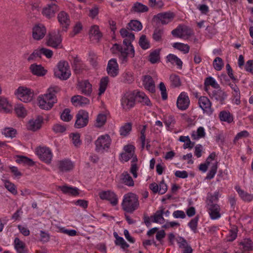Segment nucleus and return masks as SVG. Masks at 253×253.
Returning a JSON list of instances; mask_svg holds the SVG:
<instances>
[{"instance_id": "nucleus-1", "label": "nucleus", "mask_w": 253, "mask_h": 253, "mask_svg": "<svg viewBox=\"0 0 253 253\" xmlns=\"http://www.w3.org/2000/svg\"><path fill=\"white\" fill-rule=\"evenodd\" d=\"M120 33L123 38H125L123 42L125 46L123 47L122 45L115 43L112 48L115 49L120 53V58L123 63H126L127 61L128 56L131 58L134 56L135 50L131 43L135 39V36L133 33L128 32L125 28H122L120 31Z\"/></svg>"}, {"instance_id": "nucleus-2", "label": "nucleus", "mask_w": 253, "mask_h": 253, "mask_svg": "<svg viewBox=\"0 0 253 253\" xmlns=\"http://www.w3.org/2000/svg\"><path fill=\"white\" fill-rule=\"evenodd\" d=\"M60 88L58 86L49 87L47 93L39 96L38 102L39 107L44 110L50 109L57 102L55 94L59 92Z\"/></svg>"}, {"instance_id": "nucleus-3", "label": "nucleus", "mask_w": 253, "mask_h": 253, "mask_svg": "<svg viewBox=\"0 0 253 253\" xmlns=\"http://www.w3.org/2000/svg\"><path fill=\"white\" fill-rule=\"evenodd\" d=\"M139 206L138 197L135 194L130 192L124 196L122 207L126 212L132 213Z\"/></svg>"}, {"instance_id": "nucleus-4", "label": "nucleus", "mask_w": 253, "mask_h": 253, "mask_svg": "<svg viewBox=\"0 0 253 253\" xmlns=\"http://www.w3.org/2000/svg\"><path fill=\"white\" fill-rule=\"evenodd\" d=\"M57 68L54 70L55 76L61 80H66L71 76L69 63L65 60L60 61L57 65Z\"/></svg>"}, {"instance_id": "nucleus-5", "label": "nucleus", "mask_w": 253, "mask_h": 253, "mask_svg": "<svg viewBox=\"0 0 253 253\" xmlns=\"http://www.w3.org/2000/svg\"><path fill=\"white\" fill-rule=\"evenodd\" d=\"M111 142V140L109 135L100 136L95 142L96 151L98 153H104L110 147Z\"/></svg>"}, {"instance_id": "nucleus-6", "label": "nucleus", "mask_w": 253, "mask_h": 253, "mask_svg": "<svg viewBox=\"0 0 253 253\" xmlns=\"http://www.w3.org/2000/svg\"><path fill=\"white\" fill-rule=\"evenodd\" d=\"M135 104V97L134 90L126 92L122 97L121 105L125 111H128L133 108Z\"/></svg>"}, {"instance_id": "nucleus-7", "label": "nucleus", "mask_w": 253, "mask_h": 253, "mask_svg": "<svg viewBox=\"0 0 253 253\" xmlns=\"http://www.w3.org/2000/svg\"><path fill=\"white\" fill-rule=\"evenodd\" d=\"M88 113L84 110H80L76 115L75 127L81 128L85 126L88 123Z\"/></svg>"}, {"instance_id": "nucleus-8", "label": "nucleus", "mask_w": 253, "mask_h": 253, "mask_svg": "<svg viewBox=\"0 0 253 253\" xmlns=\"http://www.w3.org/2000/svg\"><path fill=\"white\" fill-rule=\"evenodd\" d=\"M16 94L19 99L24 102H29L32 100L33 92L31 90L23 86L19 87L17 89Z\"/></svg>"}, {"instance_id": "nucleus-9", "label": "nucleus", "mask_w": 253, "mask_h": 253, "mask_svg": "<svg viewBox=\"0 0 253 253\" xmlns=\"http://www.w3.org/2000/svg\"><path fill=\"white\" fill-rule=\"evenodd\" d=\"M175 16L173 12L168 11L162 12L155 15L153 19L157 23H161L162 25H166L171 22Z\"/></svg>"}, {"instance_id": "nucleus-10", "label": "nucleus", "mask_w": 253, "mask_h": 253, "mask_svg": "<svg viewBox=\"0 0 253 253\" xmlns=\"http://www.w3.org/2000/svg\"><path fill=\"white\" fill-rule=\"evenodd\" d=\"M61 42L62 38L60 30H58L57 33L53 32L48 34L46 41L48 46L56 48L60 44Z\"/></svg>"}, {"instance_id": "nucleus-11", "label": "nucleus", "mask_w": 253, "mask_h": 253, "mask_svg": "<svg viewBox=\"0 0 253 253\" xmlns=\"http://www.w3.org/2000/svg\"><path fill=\"white\" fill-rule=\"evenodd\" d=\"M57 18L62 31L66 32L71 23L69 14L65 11H61L58 14Z\"/></svg>"}, {"instance_id": "nucleus-12", "label": "nucleus", "mask_w": 253, "mask_h": 253, "mask_svg": "<svg viewBox=\"0 0 253 253\" xmlns=\"http://www.w3.org/2000/svg\"><path fill=\"white\" fill-rule=\"evenodd\" d=\"M98 195L102 200H106L110 202L113 206H116L118 203L117 195L110 190L103 191L99 193Z\"/></svg>"}, {"instance_id": "nucleus-13", "label": "nucleus", "mask_w": 253, "mask_h": 253, "mask_svg": "<svg viewBox=\"0 0 253 253\" xmlns=\"http://www.w3.org/2000/svg\"><path fill=\"white\" fill-rule=\"evenodd\" d=\"M37 154L42 161L47 164L50 163L52 158V154L49 148L46 147H40L37 150Z\"/></svg>"}, {"instance_id": "nucleus-14", "label": "nucleus", "mask_w": 253, "mask_h": 253, "mask_svg": "<svg viewBox=\"0 0 253 253\" xmlns=\"http://www.w3.org/2000/svg\"><path fill=\"white\" fill-rule=\"evenodd\" d=\"M198 103L204 113L209 115L212 113L213 110L211 108V103L208 97L206 96L200 97L199 99Z\"/></svg>"}, {"instance_id": "nucleus-15", "label": "nucleus", "mask_w": 253, "mask_h": 253, "mask_svg": "<svg viewBox=\"0 0 253 253\" xmlns=\"http://www.w3.org/2000/svg\"><path fill=\"white\" fill-rule=\"evenodd\" d=\"M190 104V100L185 92H182L177 98L176 105L177 108L181 110H186Z\"/></svg>"}, {"instance_id": "nucleus-16", "label": "nucleus", "mask_w": 253, "mask_h": 253, "mask_svg": "<svg viewBox=\"0 0 253 253\" xmlns=\"http://www.w3.org/2000/svg\"><path fill=\"white\" fill-rule=\"evenodd\" d=\"M42 123V117L38 116L35 119H33L29 121L27 125V128L33 131H37L41 128Z\"/></svg>"}, {"instance_id": "nucleus-17", "label": "nucleus", "mask_w": 253, "mask_h": 253, "mask_svg": "<svg viewBox=\"0 0 253 253\" xmlns=\"http://www.w3.org/2000/svg\"><path fill=\"white\" fill-rule=\"evenodd\" d=\"M217 90H213L211 92H209V94L212 99H215L222 104L227 97V94L225 92L221 89L220 87Z\"/></svg>"}, {"instance_id": "nucleus-18", "label": "nucleus", "mask_w": 253, "mask_h": 253, "mask_svg": "<svg viewBox=\"0 0 253 253\" xmlns=\"http://www.w3.org/2000/svg\"><path fill=\"white\" fill-rule=\"evenodd\" d=\"M59 8L57 5L55 3L48 4L46 7L43 8L42 13L46 18L50 19L54 16L56 12L59 11Z\"/></svg>"}, {"instance_id": "nucleus-19", "label": "nucleus", "mask_w": 253, "mask_h": 253, "mask_svg": "<svg viewBox=\"0 0 253 253\" xmlns=\"http://www.w3.org/2000/svg\"><path fill=\"white\" fill-rule=\"evenodd\" d=\"M134 91L135 97V101H137L138 102L141 103L143 105H146L149 107L152 106L150 99L144 92L137 90H135Z\"/></svg>"}, {"instance_id": "nucleus-20", "label": "nucleus", "mask_w": 253, "mask_h": 253, "mask_svg": "<svg viewBox=\"0 0 253 253\" xmlns=\"http://www.w3.org/2000/svg\"><path fill=\"white\" fill-rule=\"evenodd\" d=\"M207 209L212 219H216L221 216L220 208L218 204H207Z\"/></svg>"}, {"instance_id": "nucleus-21", "label": "nucleus", "mask_w": 253, "mask_h": 253, "mask_svg": "<svg viewBox=\"0 0 253 253\" xmlns=\"http://www.w3.org/2000/svg\"><path fill=\"white\" fill-rule=\"evenodd\" d=\"M46 29L42 25H38L33 28V37L35 40H40L45 36Z\"/></svg>"}, {"instance_id": "nucleus-22", "label": "nucleus", "mask_w": 253, "mask_h": 253, "mask_svg": "<svg viewBox=\"0 0 253 253\" xmlns=\"http://www.w3.org/2000/svg\"><path fill=\"white\" fill-rule=\"evenodd\" d=\"M119 67L117 60L115 58L111 59L108 62L107 71L111 76L114 77L118 74Z\"/></svg>"}, {"instance_id": "nucleus-23", "label": "nucleus", "mask_w": 253, "mask_h": 253, "mask_svg": "<svg viewBox=\"0 0 253 253\" xmlns=\"http://www.w3.org/2000/svg\"><path fill=\"white\" fill-rule=\"evenodd\" d=\"M143 84L145 89L153 93L155 91L154 82L151 76L145 75L143 77Z\"/></svg>"}, {"instance_id": "nucleus-24", "label": "nucleus", "mask_w": 253, "mask_h": 253, "mask_svg": "<svg viewBox=\"0 0 253 253\" xmlns=\"http://www.w3.org/2000/svg\"><path fill=\"white\" fill-rule=\"evenodd\" d=\"M29 69L33 75L40 77L45 75L47 72V70H45L41 65H38L36 63L31 64Z\"/></svg>"}, {"instance_id": "nucleus-25", "label": "nucleus", "mask_w": 253, "mask_h": 253, "mask_svg": "<svg viewBox=\"0 0 253 253\" xmlns=\"http://www.w3.org/2000/svg\"><path fill=\"white\" fill-rule=\"evenodd\" d=\"M79 89L83 94L90 96L92 92V85L87 80H85L79 83Z\"/></svg>"}, {"instance_id": "nucleus-26", "label": "nucleus", "mask_w": 253, "mask_h": 253, "mask_svg": "<svg viewBox=\"0 0 253 253\" xmlns=\"http://www.w3.org/2000/svg\"><path fill=\"white\" fill-rule=\"evenodd\" d=\"M58 169L61 172H67L73 169V163L68 160L60 161L58 164Z\"/></svg>"}, {"instance_id": "nucleus-27", "label": "nucleus", "mask_w": 253, "mask_h": 253, "mask_svg": "<svg viewBox=\"0 0 253 253\" xmlns=\"http://www.w3.org/2000/svg\"><path fill=\"white\" fill-rule=\"evenodd\" d=\"M71 101L75 105L84 106L89 103V100L81 95H75L71 98Z\"/></svg>"}, {"instance_id": "nucleus-28", "label": "nucleus", "mask_w": 253, "mask_h": 253, "mask_svg": "<svg viewBox=\"0 0 253 253\" xmlns=\"http://www.w3.org/2000/svg\"><path fill=\"white\" fill-rule=\"evenodd\" d=\"M142 25L141 23L137 20H131L127 24L126 29L129 32V31H134L138 32L142 30Z\"/></svg>"}, {"instance_id": "nucleus-29", "label": "nucleus", "mask_w": 253, "mask_h": 253, "mask_svg": "<svg viewBox=\"0 0 253 253\" xmlns=\"http://www.w3.org/2000/svg\"><path fill=\"white\" fill-rule=\"evenodd\" d=\"M89 34L90 39L94 37L97 42H99L102 37V34L100 31L99 27L97 25L91 26Z\"/></svg>"}, {"instance_id": "nucleus-30", "label": "nucleus", "mask_w": 253, "mask_h": 253, "mask_svg": "<svg viewBox=\"0 0 253 253\" xmlns=\"http://www.w3.org/2000/svg\"><path fill=\"white\" fill-rule=\"evenodd\" d=\"M243 247L242 252H249L253 250V242L250 238H245L239 244Z\"/></svg>"}, {"instance_id": "nucleus-31", "label": "nucleus", "mask_w": 253, "mask_h": 253, "mask_svg": "<svg viewBox=\"0 0 253 253\" xmlns=\"http://www.w3.org/2000/svg\"><path fill=\"white\" fill-rule=\"evenodd\" d=\"M149 8L147 6L139 2H135L130 10L131 12L144 13L147 12Z\"/></svg>"}, {"instance_id": "nucleus-32", "label": "nucleus", "mask_w": 253, "mask_h": 253, "mask_svg": "<svg viewBox=\"0 0 253 253\" xmlns=\"http://www.w3.org/2000/svg\"><path fill=\"white\" fill-rule=\"evenodd\" d=\"M12 110V107L7 99L0 97V112L9 113Z\"/></svg>"}, {"instance_id": "nucleus-33", "label": "nucleus", "mask_w": 253, "mask_h": 253, "mask_svg": "<svg viewBox=\"0 0 253 253\" xmlns=\"http://www.w3.org/2000/svg\"><path fill=\"white\" fill-rule=\"evenodd\" d=\"M59 188L64 194H69L72 196H77L79 194V189L76 187H72L65 185L59 186Z\"/></svg>"}, {"instance_id": "nucleus-34", "label": "nucleus", "mask_w": 253, "mask_h": 253, "mask_svg": "<svg viewBox=\"0 0 253 253\" xmlns=\"http://www.w3.org/2000/svg\"><path fill=\"white\" fill-rule=\"evenodd\" d=\"M121 180L122 183L125 184L128 186H133L134 181L127 171L124 172L121 175Z\"/></svg>"}, {"instance_id": "nucleus-35", "label": "nucleus", "mask_w": 253, "mask_h": 253, "mask_svg": "<svg viewBox=\"0 0 253 253\" xmlns=\"http://www.w3.org/2000/svg\"><path fill=\"white\" fill-rule=\"evenodd\" d=\"M164 34V30L163 28H156L152 35L153 39L157 42H161L163 41V36Z\"/></svg>"}, {"instance_id": "nucleus-36", "label": "nucleus", "mask_w": 253, "mask_h": 253, "mask_svg": "<svg viewBox=\"0 0 253 253\" xmlns=\"http://www.w3.org/2000/svg\"><path fill=\"white\" fill-rule=\"evenodd\" d=\"M236 189L241 198L244 201L251 202L253 200V195L249 194L244 190H242L239 187H236Z\"/></svg>"}, {"instance_id": "nucleus-37", "label": "nucleus", "mask_w": 253, "mask_h": 253, "mask_svg": "<svg viewBox=\"0 0 253 253\" xmlns=\"http://www.w3.org/2000/svg\"><path fill=\"white\" fill-rule=\"evenodd\" d=\"M219 117L221 121L226 122L228 123H230L233 121V116L228 111H221L219 113Z\"/></svg>"}, {"instance_id": "nucleus-38", "label": "nucleus", "mask_w": 253, "mask_h": 253, "mask_svg": "<svg viewBox=\"0 0 253 253\" xmlns=\"http://www.w3.org/2000/svg\"><path fill=\"white\" fill-rule=\"evenodd\" d=\"M14 247L18 253H26L25 251V245L18 238L14 239Z\"/></svg>"}, {"instance_id": "nucleus-39", "label": "nucleus", "mask_w": 253, "mask_h": 253, "mask_svg": "<svg viewBox=\"0 0 253 253\" xmlns=\"http://www.w3.org/2000/svg\"><path fill=\"white\" fill-rule=\"evenodd\" d=\"M167 61L170 62L171 64L175 63L176 65L179 67V69L182 68V62L178 58L176 55L172 54H169L167 56Z\"/></svg>"}, {"instance_id": "nucleus-40", "label": "nucleus", "mask_w": 253, "mask_h": 253, "mask_svg": "<svg viewBox=\"0 0 253 253\" xmlns=\"http://www.w3.org/2000/svg\"><path fill=\"white\" fill-rule=\"evenodd\" d=\"M160 49H155L151 52L149 56V61L152 64L157 63L160 60Z\"/></svg>"}, {"instance_id": "nucleus-41", "label": "nucleus", "mask_w": 253, "mask_h": 253, "mask_svg": "<svg viewBox=\"0 0 253 253\" xmlns=\"http://www.w3.org/2000/svg\"><path fill=\"white\" fill-rule=\"evenodd\" d=\"M80 60L77 57H74L72 64V68L76 74H80L83 69V67L80 63Z\"/></svg>"}, {"instance_id": "nucleus-42", "label": "nucleus", "mask_w": 253, "mask_h": 253, "mask_svg": "<svg viewBox=\"0 0 253 253\" xmlns=\"http://www.w3.org/2000/svg\"><path fill=\"white\" fill-rule=\"evenodd\" d=\"M16 162L17 163L24 164L29 166H33L35 165V162L32 159L23 156H18Z\"/></svg>"}, {"instance_id": "nucleus-43", "label": "nucleus", "mask_w": 253, "mask_h": 253, "mask_svg": "<svg viewBox=\"0 0 253 253\" xmlns=\"http://www.w3.org/2000/svg\"><path fill=\"white\" fill-rule=\"evenodd\" d=\"M109 82V78L108 77H103L100 82L99 84V93L98 95H101L103 94L107 87L108 83Z\"/></svg>"}, {"instance_id": "nucleus-44", "label": "nucleus", "mask_w": 253, "mask_h": 253, "mask_svg": "<svg viewBox=\"0 0 253 253\" xmlns=\"http://www.w3.org/2000/svg\"><path fill=\"white\" fill-rule=\"evenodd\" d=\"M173 47L183 52L185 54L188 53L190 49V46L188 44L179 42L174 43L173 44Z\"/></svg>"}, {"instance_id": "nucleus-45", "label": "nucleus", "mask_w": 253, "mask_h": 253, "mask_svg": "<svg viewBox=\"0 0 253 253\" xmlns=\"http://www.w3.org/2000/svg\"><path fill=\"white\" fill-rule=\"evenodd\" d=\"M139 44L140 46L143 49H147L150 47V42L147 39L146 36L145 35H142L140 37L139 40Z\"/></svg>"}, {"instance_id": "nucleus-46", "label": "nucleus", "mask_w": 253, "mask_h": 253, "mask_svg": "<svg viewBox=\"0 0 253 253\" xmlns=\"http://www.w3.org/2000/svg\"><path fill=\"white\" fill-rule=\"evenodd\" d=\"M132 124L131 123H127L122 126L120 129V135L126 136L131 130Z\"/></svg>"}, {"instance_id": "nucleus-47", "label": "nucleus", "mask_w": 253, "mask_h": 253, "mask_svg": "<svg viewBox=\"0 0 253 253\" xmlns=\"http://www.w3.org/2000/svg\"><path fill=\"white\" fill-rule=\"evenodd\" d=\"M169 80L171 83V85L173 87H179L181 85V81L179 76L172 74L169 77Z\"/></svg>"}, {"instance_id": "nucleus-48", "label": "nucleus", "mask_w": 253, "mask_h": 253, "mask_svg": "<svg viewBox=\"0 0 253 253\" xmlns=\"http://www.w3.org/2000/svg\"><path fill=\"white\" fill-rule=\"evenodd\" d=\"M14 110L18 117H24L26 115V110L22 104H17L15 106Z\"/></svg>"}, {"instance_id": "nucleus-49", "label": "nucleus", "mask_w": 253, "mask_h": 253, "mask_svg": "<svg viewBox=\"0 0 253 253\" xmlns=\"http://www.w3.org/2000/svg\"><path fill=\"white\" fill-rule=\"evenodd\" d=\"M4 187L12 194L15 195L17 194L16 186L8 180H5L4 182Z\"/></svg>"}, {"instance_id": "nucleus-50", "label": "nucleus", "mask_w": 253, "mask_h": 253, "mask_svg": "<svg viewBox=\"0 0 253 253\" xmlns=\"http://www.w3.org/2000/svg\"><path fill=\"white\" fill-rule=\"evenodd\" d=\"M204 85H211L214 88H219V85L216 82L215 80L211 77L207 78L205 80Z\"/></svg>"}, {"instance_id": "nucleus-51", "label": "nucleus", "mask_w": 253, "mask_h": 253, "mask_svg": "<svg viewBox=\"0 0 253 253\" xmlns=\"http://www.w3.org/2000/svg\"><path fill=\"white\" fill-rule=\"evenodd\" d=\"M224 63L222 59L219 57H216L213 62V66L216 71H220L223 67Z\"/></svg>"}, {"instance_id": "nucleus-52", "label": "nucleus", "mask_w": 253, "mask_h": 253, "mask_svg": "<svg viewBox=\"0 0 253 253\" xmlns=\"http://www.w3.org/2000/svg\"><path fill=\"white\" fill-rule=\"evenodd\" d=\"M199 220V216H195L194 218L192 219L188 223V226L191 229V230L194 232L197 233L198 222Z\"/></svg>"}, {"instance_id": "nucleus-53", "label": "nucleus", "mask_w": 253, "mask_h": 253, "mask_svg": "<svg viewBox=\"0 0 253 253\" xmlns=\"http://www.w3.org/2000/svg\"><path fill=\"white\" fill-rule=\"evenodd\" d=\"M61 119L64 122H69L72 119V116L70 115V110L66 108L64 110L60 116Z\"/></svg>"}, {"instance_id": "nucleus-54", "label": "nucleus", "mask_w": 253, "mask_h": 253, "mask_svg": "<svg viewBox=\"0 0 253 253\" xmlns=\"http://www.w3.org/2000/svg\"><path fill=\"white\" fill-rule=\"evenodd\" d=\"M217 165L218 162H216L214 164H213V165L211 166L210 170L207 174V175L206 176V179H211L213 178L214 176V175L215 174L217 169Z\"/></svg>"}, {"instance_id": "nucleus-55", "label": "nucleus", "mask_w": 253, "mask_h": 253, "mask_svg": "<svg viewBox=\"0 0 253 253\" xmlns=\"http://www.w3.org/2000/svg\"><path fill=\"white\" fill-rule=\"evenodd\" d=\"M17 131L15 129L13 128H5L3 130V133L5 136V137H8L11 138H13L15 136Z\"/></svg>"}, {"instance_id": "nucleus-56", "label": "nucleus", "mask_w": 253, "mask_h": 253, "mask_svg": "<svg viewBox=\"0 0 253 253\" xmlns=\"http://www.w3.org/2000/svg\"><path fill=\"white\" fill-rule=\"evenodd\" d=\"M237 228L236 227H233L229 230V233L227 237V241L229 242L233 241L237 236Z\"/></svg>"}, {"instance_id": "nucleus-57", "label": "nucleus", "mask_w": 253, "mask_h": 253, "mask_svg": "<svg viewBox=\"0 0 253 253\" xmlns=\"http://www.w3.org/2000/svg\"><path fill=\"white\" fill-rule=\"evenodd\" d=\"M96 126L101 127L103 126L106 121V116L105 114H99L96 118Z\"/></svg>"}, {"instance_id": "nucleus-58", "label": "nucleus", "mask_w": 253, "mask_h": 253, "mask_svg": "<svg viewBox=\"0 0 253 253\" xmlns=\"http://www.w3.org/2000/svg\"><path fill=\"white\" fill-rule=\"evenodd\" d=\"M197 132V135L194 133H193L192 134V137L193 138V139L196 140L200 138L204 137L205 136L206 133L205 131V129L202 126H200L198 128Z\"/></svg>"}, {"instance_id": "nucleus-59", "label": "nucleus", "mask_w": 253, "mask_h": 253, "mask_svg": "<svg viewBox=\"0 0 253 253\" xmlns=\"http://www.w3.org/2000/svg\"><path fill=\"white\" fill-rule=\"evenodd\" d=\"M116 246H120L121 248L125 250L129 247V245L125 241L123 237H120L117 239V240L115 241Z\"/></svg>"}, {"instance_id": "nucleus-60", "label": "nucleus", "mask_w": 253, "mask_h": 253, "mask_svg": "<svg viewBox=\"0 0 253 253\" xmlns=\"http://www.w3.org/2000/svg\"><path fill=\"white\" fill-rule=\"evenodd\" d=\"M219 192H215L214 195H208L207 198V204H215L214 203L218 200Z\"/></svg>"}, {"instance_id": "nucleus-61", "label": "nucleus", "mask_w": 253, "mask_h": 253, "mask_svg": "<svg viewBox=\"0 0 253 253\" xmlns=\"http://www.w3.org/2000/svg\"><path fill=\"white\" fill-rule=\"evenodd\" d=\"M159 88L161 91L162 98L163 100L168 99V94L167 92L166 87L164 83L161 82L159 84Z\"/></svg>"}, {"instance_id": "nucleus-62", "label": "nucleus", "mask_w": 253, "mask_h": 253, "mask_svg": "<svg viewBox=\"0 0 253 253\" xmlns=\"http://www.w3.org/2000/svg\"><path fill=\"white\" fill-rule=\"evenodd\" d=\"M37 57L41 58L42 57L40 49L35 50L32 54L28 58V61H34Z\"/></svg>"}, {"instance_id": "nucleus-63", "label": "nucleus", "mask_w": 253, "mask_h": 253, "mask_svg": "<svg viewBox=\"0 0 253 253\" xmlns=\"http://www.w3.org/2000/svg\"><path fill=\"white\" fill-rule=\"evenodd\" d=\"M52 130L55 133H63L66 130V128L63 125L57 124L53 126Z\"/></svg>"}, {"instance_id": "nucleus-64", "label": "nucleus", "mask_w": 253, "mask_h": 253, "mask_svg": "<svg viewBox=\"0 0 253 253\" xmlns=\"http://www.w3.org/2000/svg\"><path fill=\"white\" fill-rule=\"evenodd\" d=\"M40 50L41 55H44L47 58H50L53 56V52L50 49L42 47Z\"/></svg>"}]
</instances>
